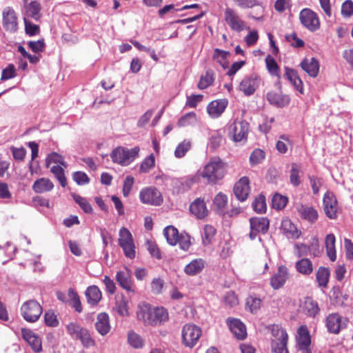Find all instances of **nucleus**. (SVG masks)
Listing matches in <instances>:
<instances>
[{
    "mask_svg": "<svg viewBox=\"0 0 353 353\" xmlns=\"http://www.w3.org/2000/svg\"><path fill=\"white\" fill-rule=\"evenodd\" d=\"M17 71L13 64H9L2 70L1 80L6 81L15 77Z\"/></svg>",
    "mask_w": 353,
    "mask_h": 353,
    "instance_id": "nucleus-62",
    "label": "nucleus"
},
{
    "mask_svg": "<svg viewBox=\"0 0 353 353\" xmlns=\"http://www.w3.org/2000/svg\"><path fill=\"white\" fill-rule=\"evenodd\" d=\"M281 230L289 239H297L301 235V230L288 219H283L281 222Z\"/></svg>",
    "mask_w": 353,
    "mask_h": 353,
    "instance_id": "nucleus-26",
    "label": "nucleus"
},
{
    "mask_svg": "<svg viewBox=\"0 0 353 353\" xmlns=\"http://www.w3.org/2000/svg\"><path fill=\"white\" fill-rule=\"evenodd\" d=\"M267 99L272 105L277 108L285 107L290 102V98L288 95L273 91L269 92L267 94Z\"/></svg>",
    "mask_w": 353,
    "mask_h": 353,
    "instance_id": "nucleus-25",
    "label": "nucleus"
},
{
    "mask_svg": "<svg viewBox=\"0 0 353 353\" xmlns=\"http://www.w3.org/2000/svg\"><path fill=\"white\" fill-rule=\"evenodd\" d=\"M190 211L197 219H200L205 218L208 214L206 205L204 201L201 199H196L190 204Z\"/></svg>",
    "mask_w": 353,
    "mask_h": 353,
    "instance_id": "nucleus-28",
    "label": "nucleus"
},
{
    "mask_svg": "<svg viewBox=\"0 0 353 353\" xmlns=\"http://www.w3.org/2000/svg\"><path fill=\"white\" fill-rule=\"evenodd\" d=\"M225 19L230 28L236 32L244 29L245 23L242 21L234 10L227 8L225 10Z\"/></svg>",
    "mask_w": 353,
    "mask_h": 353,
    "instance_id": "nucleus-17",
    "label": "nucleus"
},
{
    "mask_svg": "<svg viewBox=\"0 0 353 353\" xmlns=\"http://www.w3.org/2000/svg\"><path fill=\"white\" fill-rule=\"evenodd\" d=\"M288 201L287 196L276 193L272 199V206L274 209L282 210L286 206Z\"/></svg>",
    "mask_w": 353,
    "mask_h": 353,
    "instance_id": "nucleus-51",
    "label": "nucleus"
},
{
    "mask_svg": "<svg viewBox=\"0 0 353 353\" xmlns=\"http://www.w3.org/2000/svg\"><path fill=\"white\" fill-rule=\"evenodd\" d=\"M227 163L219 157L210 158L200 172V176L210 184H216L225 176Z\"/></svg>",
    "mask_w": 353,
    "mask_h": 353,
    "instance_id": "nucleus-1",
    "label": "nucleus"
},
{
    "mask_svg": "<svg viewBox=\"0 0 353 353\" xmlns=\"http://www.w3.org/2000/svg\"><path fill=\"white\" fill-rule=\"evenodd\" d=\"M265 158V152L261 149H255L250 154V163L254 166L259 164Z\"/></svg>",
    "mask_w": 353,
    "mask_h": 353,
    "instance_id": "nucleus-59",
    "label": "nucleus"
},
{
    "mask_svg": "<svg viewBox=\"0 0 353 353\" xmlns=\"http://www.w3.org/2000/svg\"><path fill=\"white\" fill-rule=\"evenodd\" d=\"M72 197L74 201L79 205L85 213H91L92 212V208L86 199L76 194H73Z\"/></svg>",
    "mask_w": 353,
    "mask_h": 353,
    "instance_id": "nucleus-57",
    "label": "nucleus"
},
{
    "mask_svg": "<svg viewBox=\"0 0 353 353\" xmlns=\"http://www.w3.org/2000/svg\"><path fill=\"white\" fill-rule=\"evenodd\" d=\"M299 216L310 223H314L318 219L317 211L312 206L299 204L296 206Z\"/></svg>",
    "mask_w": 353,
    "mask_h": 353,
    "instance_id": "nucleus-24",
    "label": "nucleus"
},
{
    "mask_svg": "<svg viewBox=\"0 0 353 353\" xmlns=\"http://www.w3.org/2000/svg\"><path fill=\"white\" fill-rule=\"evenodd\" d=\"M139 198L143 203L158 206L163 201V196L161 192L155 187L143 188L139 193Z\"/></svg>",
    "mask_w": 353,
    "mask_h": 353,
    "instance_id": "nucleus-7",
    "label": "nucleus"
},
{
    "mask_svg": "<svg viewBox=\"0 0 353 353\" xmlns=\"http://www.w3.org/2000/svg\"><path fill=\"white\" fill-rule=\"evenodd\" d=\"M53 188V183L48 178H40L36 180L32 185V190L36 193L50 192Z\"/></svg>",
    "mask_w": 353,
    "mask_h": 353,
    "instance_id": "nucleus-35",
    "label": "nucleus"
},
{
    "mask_svg": "<svg viewBox=\"0 0 353 353\" xmlns=\"http://www.w3.org/2000/svg\"><path fill=\"white\" fill-rule=\"evenodd\" d=\"M128 342L134 348H141L144 345L142 337L134 331H130L128 334Z\"/></svg>",
    "mask_w": 353,
    "mask_h": 353,
    "instance_id": "nucleus-47",
    "label": "nucleus"
},
{
    "mask_svg": "<svg viewBox=\"0 0 353 353\" xmlns=\"http://www.w3.org/2000/svg\"><path fill=\"white\" fill-rule=\"evenodd\" d=\"M116 281L125 290L129 292H134V285L132 280V272L128 268H124L117 272Z\"/></svg>",
    "mask_w": 353,
    "mask_h": 353,
    "instance_id": "nucleus-15",
    "label": "nucleus"
},
{
    "mask_svg": "<svg viewBox=\"0 0 353 353\" xmlns=\"http://www.w3.org/2000/svg\"><path fill=\"white\" fill-rule=\"evenodd\" d=\"M261 300L259 298L250 296L246 299V305L252 313H255L261 307Z\"/></svg>",
    "mask_w": 353,
    "mask_h": 353,
    "instance_id": "nucleus-60",
    "label": "nucleus"
},
{
    "mask_svg": "<svg viewBox=\"0 0 353 353\" xmlns=\"http://www.w3.org/2000/svg\"><path fill=\"white\" fill-rule=\"evenodd\" d=\"M301 23L306 29L314 32L320 28V21L316 12L310 8H303L299 13Z\"/></svg>",
    "mask_w": 353,
    "mask_h": 353,
    "instance_id": "nucleus-5",
    "label": "nucleus"
},
{
    "mask_svg": "<svg viewBox=\"0 0 353 353\" xmlns=\"http://www.w3.org/2000/svg\"><path fill=\"white\" fill-rule=\"evenodd\" d=\"M284 77L289 80L294 87L301 93H303V81L299 77L297 72L288 67L285 68Z\"/></svg>",
    "mask_w": 353,
    "mask_h": 353,
    "instance_id": "nucleus-33",
    "label": "nucleus"
},
{
    "mask_svg": "<svg viewBox=\"0 0 353 353\" xmlns=\"http://www.w3.org/2000/svg\"><path fill=\"white\" fill-rule=\"evenodd\" d=\"M265 63L268 72L270 73V74L272 76H276L279 79H280L279 67L276 61L274 60V59L270 56H268L265 59Z\"/></svg>",
    "mask_w": 353,
    "mask_h": 353,
    "instance_id": "nucleus-53",
    "label": "nucleus"
},
{
    "mask_svg": "<svg viewBox=\"0 0 353 353\" xmlns=\"http://www.w3.org/2000/svg\"><path fill=\"white\" fill-rule=\"evenodd\" d=\"M2 26L8 32L14 33L19 28L18 17L14 9L6 7L2 11Z\"/></svg>",
    "mask_w": 353,
    "mask_h": 353,
    "instance_id": "nucleus-8",
    "label": "nucleus"
},
{
    "mask_svg": "<svg viewBox=\"0 0 353 353\" xmlns=\"http://www.w3.org/2000/svg\"><path fill=\"white\" fill-rule=\"evenodd\" d=\"M152 307L145 303H143L139 305L137 311V316L139 321L143 322L145 325H151V322L154 319H152Z\"/></svg>",
    "mask_w": 353,
    "mask_h": 353,
    "instance_id": "nucleus-21",
    "label": "nucleus"
},
{
    "mask_svg": "<svg viewBox=\"0 0 353 353\" xmlns=\"http://www.w3.org/2000/svg\"><path fill=\"white\" fill-rule=\"evenodd\" d=\"M95 328L101 336H105L110 332L111 327L107 313L101 312L97 315Z\"/></svg>",
    "mask_w": 353,
    "mask_h": 353,
    "instance_id": "nucleus-27",
    "label": "nucleus"
},
{
    "mask_svg": "<svg viewBox=\"0 0 353 353\" xmlns=\"http://www.w3.org/2000/svg\"><path fill=\"white\" fill-rule=\"evenodd\" d=\"M23 339L31 346L35 352L42 350L41 340L34 333L28 329H21Z\"/></svg>",
    "mask_w": 353,
    "mask_h": 353,
    "instance_id": "nucleus-22",
    "label": "nucleus"
},
{
    "mask_svg": "<svg viewBox=\"0 0 353 353\" xmlns=\"http://www.w3.org/2000/svg\"><path fill=\"white\" fill-rule=\"evenodd\" d=\"M52 163H59L64 168L67 167L64 158L59 154L54 152L50 153L46 159V165L47 168H50V164Z\"/></svg>",
    "mask_w": 353,
    "mask_h": 353,
    "instance_id": "nucleus-49",
    "label": "nucleus"
},
{
    "mask_svg": "<svg viewBox=\"0 0 353 353\" xmlns=\"http://www.w3.org/2000/svg\"><path fill=\"white\" fill-rule=\"evenodd\" d=\"M42 307L35 300L30 299L23 303L21 307V314L28 322L34 323L41 316Z\"/></svg>",
    "mask_w": 353,
    "mask_h": 353,
    "instance_id": "nucleus-3",
    "label": "nucleus"
},
{
    "mask_svg": "<svg viewBox=\"0 0 353 353\" xmlns=\"http://www.w3.org/2000/svg\"><path fill=\"white\" fill-rule=\"evenodd\" d=\"M303 172L301 170V165L296 163H292L290 172V181L292 185L297 187L301 183V177Z\"/></svg>",
    "mask_w": 353,
    "mask_h": 353,
    "instance_id": "nucleus-37",
    "label": "nucleus"
},
{
    "mask_svg": "<svg viewBox=\"0 0 353 353\" xmlns=\"http://www.w3.org/2000/svg\"><path fill=\"white\" fill-rule=\"evenodd\" d=\"M205 265V262L202 259H196L190 261L184 268V272L189 276H194L203 270Z\"/></svg>",
    "mask_w": 353,
    "mask_h": 353,
    "instance_id": "nucleus-32",
    "label": "nucleus"
},
{
    "mask_svg": "<svg viewBox=\"0 0 353 353\" xmlns=\"http://www.w3.org/2000/svg\"><path fill=\"white\" fill-rule=\"evenodd\" d=\"M201 329L194 324H185L182 329L183 343L188 347H193L201 336Z\"/></svg>",
    "mask_w": 353,
    "mask_h": 353,
    "instance_id": "nucleus-4",
    "label": "nucleus"
},
{
    "mask_svg": "<svg viewBox=\"0 0 353 353\" xmlns=\"http://www.w3.org/2000/svg\"><path fill=\"white\" fill-rule=\"evenodd\" d=\"M214 205L220 211H223L227 205L228 198L225 194L219 192L214 199Z\"/></svg>",
    "mask_w": 353,
    "mask_h": 353,
    "instance_id": "nucleus-61",
    "label": "nucleus"
},
{
    "mask_svg": "<svg viewBox=\"0 0 353 353\" xmlns=\"http://www.w3.org/2000/svg\"><path fill=\"white\" fill-rule=\"evenodd\" d=\"M151 326L161 325L168 321L169 315L167 310L163 307H152Z\"/></svg>",
    "mask_w": 353,
    "mask_h": 353,
    "instance_id": "nucleus-29",
    "label": "nucleus"
},
{
    "mask_svg": "<svg viewBox=\"0 0 353 353\" xmlns=\"http://www.w3.org/2000/svg\"><path fill=\"white\" fill-rule=\"evenodd\" d=\"M253 210L257 213H264L266 210L265 198L263 195H259L252 202Z\"/></svg>",
    "mask_w": 353,
    "mask_h": 353,
    "instance_id": "nucleus-54",
    "label": "nucleus"
},
{
    "mask_svg": "<svg viewBox=\"0 0 353 353\" xmlns=\"http://www.w3.org/2000/svg\"><path fill=\"white\" fill-rule=\"evenodd\" d=\"M296 270L301 274L309 275L313 271L312 261L307 258L299 260L295 264Z\"/></svg>",
    "mask_w": 353,
    "mask_h": 353,
    "instance_id": "nucleus-39",
    "label": "nucleus"
},
{
    "mask_svg": "<svg viewBox=\"0 0 353 353\" xmlns=\"http://www.w3.org/2000/svg\"><path fill=\"white\" fill-rule=\"evenodd\" d=\"M197 122L196 115L194 112H189L185 114L178 121L179 127H186L188 125H194Z\"/></svg>",
    "mask_w": 353,
    "mask_h": 353,
    "instance_id": "nucleus-50",
    "label": "nucleus"
},
{
    "mask_svg": "<svg viewBox=\"0 0 353 353\" xmlns=\"http://www.w3.org/2000/svg\"><path fill=\"white\" fill-rule=\"evenodd\" d=\"M300 67L311 77H316L319 72V63L314 57L304 59L300 63Z\"/></svg>",
    "mask_w": 353,
    "mask_h": 353,
    "instance_id": "nucleus-23",
    "label": "nucleus"
},
{
    "mask_svg": "<svg viewBox=\"0 0 353 353\" xmlns=\"http://www.w3.org/2000/svg\"><path fill=\"white\" fill-rule=\"evenodd\" d=\"M319 241L316 239H314L313 242L310 246L304 243H296L294 245L295 254L298 257H301L307 255L309 252L312 253L314 256H318L320 253L319 250Z\"/></svg>",
    "mask_w": 353,
    "mask_h": 353,
    "instance_id": "nucleus-19",
    "label": "nucleus"
},
{
    "mask_svg": "<svg viewBox=\"0 0 353 353\" xmlns=\"http://www.w3.org/2000/svg\"><path fill=\"white\" fill-rule=\"evenodd\" d=\"M214 81V72L212 69H208L205 75L201 77L198 83L200 90H204L210 86Z\"/></svg>",
    "mask_w": 353,
    "mask_h": 353,
    "instance_id": "nucleus-40",
    "label": "nucleus"
},
{
    "mask_svg": "<svg viewBox=\"0 0 353 353\" xmlns=\"http://www.w3.org/2000/svg\"><path fill=\"white\" fill-rule=\"evenodd\" d=\"M233 191L235 196L239 201H245L250 192L249 179L246 176L241 177L235 183Z\"/></svg>",
    "mask_w": 353,
    "mask_h": 353,
    "instance_id": "nucleus-16",
    "label": "nucleus"
},
{
    "mask_svg": "<svg viewBox=\"0 0 353 353\" xmlns=\"http://www.w3.org/2000/svg\"><path fill=\"white\" fill-rule=\"evenodd\" d=\"M296 341L299 350L305 353L310 352L309 347L311 344V336L305 325H301L296 332Z\"/></svg>",
    "mask_w": 353,
    "mask_h": 353,
    "instance_id": "nucleus-14",
    "label": "nucleus"
},
{
    "mask_svg": "<svg viewBox=\"0 0 353 353\" xmlns=\"http://www.w3.org/2000/svg\"><path fill=\"white\" fill-rule=\"evenodd\" d=\"M323 208L326 216L334 219L337 216L338 203L334 194L331 192H327L323 196Z\"/></svg>",
    "mask_w": 353,
    "mask_h": 353,
    "instance_id": "nucleus-13",
    "label": "nucleus"
},
{
    "mask_svg": "<svg viewBox=\"0 0 353 353\" xmlns=\"http://www.w3.org/2000/svg\"><path fill=\"white\" fill-rule=\"evenodd\" d=\"M341 14L345 17H350L353 14V2L346 0L341 6Z\"/></svg>",
    "mask_w": 353,
    "mask_h": 353,
    "instance_id": "nucleus-64",
    "label": "nucleus"
},
{
    "mask_svg": "<svg viewBox=\"0 0 353 353\" xmlns=\"http://www.w3.org/2000/svg\"><path fill=\"white\" fill-rule=\"evenodd\" d=\"M316 281L321 287H326L328 283L330 271L327 268L320 267L316 272Z\"/></svg>",
    "mask_w": 353,
    "mask_h": 353,
    "instance_id": "nucleus-46",
    "label": "nucleus"
},
{
    "mask_svg": "<svg viewBox=\"0 0 353 353\" xmlns=\"http://www.w3.org/2000/svg\"><path fill=\"white\" fill-rule=\"evenodd\" d=\"M335 242L336 238L333 234H329L326 236L325 240L326 252L332 261H334L336 259Z\"/></svg>",
    "mask_w": 353,
    "mask_h": 353,
    "instance_id": "nucleus-38",
    "label": "nucleus"
},
{
    "mask_svg": "<svg viewBox=\"0 0 353 353\" xmlns=\"http://www.w3.org/2000/svg\"><path fill=\"white\" fill-rule=\"evenodd\" d=\"M249 123L243 120H235L229 127L230 134L235 142L247 140Z\"/></svg>",
    "mask_w": 353,
    "mask_h": 353,
    "instance_id": "nucleus-9",
    "label": "nucleus"
},
{
    "mask_svg": "<svg viewBox=\"0 0 353 353\" xmlns=\"http://www.w3.org/2000/svg\"><path fill=\"white\" fill-rule=\"evenodd\" d=\"M347 319L337 313H332L326 318V327L330 333L339 334L347 325Z\"/></svg>",
    "mask_w": 353,
    "mask_h": 353,
    "instance_id": "nucleus-12",
    "label": "nucleus"
},
{
    "mask_svg": "<svg viewBox=\"0 0 353 353\" xmlns=\"http://www.w3.org/2000/svg\"><path fill=\"white\" fill-rule=\"evenodd\" d=\"M261 78L255 74L245 77L241 81L239 89L245 96L252 95L261 84Z\"/></svg>",
    "mask_w": 353,
    "mask_h": 353,
    "instance_id": "nucleus-10",
    "label": "nucleus"
},
{
    "mask_svg": "<svg viewBox=\"0 0 353 353\" xmlns=\"http://www.w3.org/2000/svg\"><path fill=\"white\" fill-rule=\"evenodd\" d=\"M81 334L77 339H79L85 347H92L95 345L94 340L91 337L89 331L84 328V330L80 333Z\"/></svg>",
    "mask_w": 353,
    "mask_h": 353,
    "instance_id": "nucleus-55",
    "label": "nucleus"
},
{
    "mask_svg": "<svg viewBox=\"0 0 353 353\" xmlns=\"http://www.w3.org/2000/svg\"><path fill=\"white\" fill-rule=\"evenodd\" d=\"M50 172L54 174L63 188H65L67 185V179L65 176V171L62 167L60 165H53L50 168Z\"/></svg>",
    "mask_w": 353,
    "mask_h": 353,
    "instance_id": "nucleus-45",
    "label": "nucleus"
},
{
    "mask_svg": "<svg viewBox=\"0 0 353 353\" xmlns=\"http://www.w3.org/2000/svg\"><path fill=\"white\" fill-rule=\"evenodd\" d=\"M134 242L132 234L125 228L123 227L119 230V244L122 246Z\"/></svg>",
    "mask_w": 353,
    "mask_h": 353,
    "instance_id": "nucleus-56",
    "label": "nucleus"
},
{
    "mask_svg": "<svg viewBox=\"0 0 353 353\" xmlns=\"http://www.w3.org/2000/svg\"><path fill=\"white\" fill-rule=\"evenodd\" d=\"M85 296L88 303L91 305H95L101 299V292L97 286L92 285L87 288Z\"/></svg>",
    "mask_w": 353,
    "mask_h": 353,
    "instance_id": "nucleus-36",
    "label": "nucleus"
},
{
    "mask_svg": "<svg viewBox=\"0 0 353 353\" xmlns=\"http://www.w3.org/2000/svg\"><path fill=\"white\" fill-rule=\"evenodd\" d=\"M230 53L228 51L223 50L219 48H215L213 50V54L212 55V59L219 64L223 69L225 70L229 68L230 62L228 60V57Z\"/></svg>",
    "mask_w": 353,
    "mask_h": 353,
    "instance_id": "nucleus-30",
    "label": "nucleus"
},
{
    "mask_svg": "<svg viewBox=\"0 0 353 353\" xmlns=\"http://www.w3.org/2000/svg\"><path fill=\"white\" fill-rule=\"evenodd\" d=\"M139 150L137 146L131 149L119 146L112 150L110 157L114 163L127 166L138 156Z\"/></svg>",
    "mask_w": 353,
    "mask_h": 353,
    "instance_id": "nucleus-2",
    "label": "nucleus"
},
{
    "mask_svg": "<svg viewBox=\"0 0 353 353\" xmlns=\"http://www.w3.org/2000/svg\"><path fill=\"white\" fill-rule=\"evenodd\" d=\"M72 179L79 185H83L90 182L88 176L81 171L74 172L72 174Z\"/></svg>",
    "mask_w": 353,
    "mask_h": 353,
    "instance_id": "nucleus-63",
    "label": "nucleus"
},
{
    "mask_svg": "<svg viewBox=\"0 0 353 353\" xmlns=\"http://www.w3.org/2000/svg\"><path fill=\"white\" fill-rule=\"evenodd\" d=\"M128 303V300L123 296L117 299L114 309L120 316H126L129 315Z\"/></svg>",
    "mask_w": 353,
    "mask_h": 353,
    "instance_id": "nucleus-41",
    "label": "nucleus"
},
{
    "mask_svg": "<svg viewBox=\"0 0 353 353\" xmlns=\"http://www.w3.org/2000/svg\"><path fill=\"white\" fill-rule=\"evenodd\" d=\"M227 323L233 335L239 340L244 339L247 336L246 327L244 323L236 319H227Z\"/></svg>",
    "mask_w": 353,
    "mask_h": 353,
    "instance_id": "nucleus-20",
    "label": "nucleus"
},
{
    "mask_svg": "<svg viewBox=\"0 0 353 353\" xmlns=\"http://www.w3.org/2000/svg\"><path fill=\"white\" fill-rule=\"evenodd\" d=\"M84 327H81L79 324L75 323H70L66 326L68 334L73 339H77Z\"/></svg>",
    "mask_w": 353,
    "mask_h": 353,
    "instance_id": "nucleus-58",
    "label": "nucleus"
},
{
    "mask_svg": "<svg viewBox=\"0 0 353 353\" xmlns=\"http://www.w3.org/2000/svg\"><path fill=\"white\" fill-rule=\"evenodd\" d=\"M155 159L153 154H150L141 163L139 172L141 173H147L154 167Z\"/></svg>",
    "mask_w": 353,
    "mask_h": 353,
    "instance_id": "nucleus-52",
    "label": "nucleus"
},
{
    "mask_svg": "<svg viewBox=\"0 0 353 353\" xmlns=\"http://www.w3.org/2000/svg\"><path fill=\"white\" fill-rule=\"evenodd\" d=\"M41 7L40 3L37 1H32L27 6V14L28 17H30L37 21L41 17Z\"/></svg>",
    "mask_w": 353,
    "mask_h": 353,
    "instance_id": "nucleus-44",
    "label": "nucleus"
},
{
    "mask_svg": "<svg viewBox=\"0 0 353 353\" xmlns=\"http://www.w3.org/2000/svg\"><path fill=\"white\" fill-rule=\"evenodd\" d=\"M300 307L305 314L312 317H314L319 311L317 303L309 297L305 299Z\"/></svg>",
    "mask_w": 353,
    "mask_h": 353,
    "instance_id": "nucleus-34",
    "label": "nucleus"
},
{
    "mask_svg": "<svg viewBox=\"0 0 353 353\" xmlns=\"http://www.w3.org/2000/svg\"><path fill=\"white\" fill-rule=\"evenodd\" d=\"M228 103V100L225 99L212 101L207 107L209 116L213 119L219 117L225 111Z\"/></svg>",
    "mask_w": 353,
    "mask_h": 353,
    "instance_id": "nucleus-18",
    "label": "nucleus"
},
{
    "mask_svg": "<svg viewBox=\"0 0 353 353\" xmlns=\"http://www.w3.org/2000/svg\"><path fill=\"white\" fill-rule=\"evenodd\" d=\"M163 234L168 243L171 245H175L179 240L178 230L172 225L167 226L164 230Z\"/></svg>",
    "mask_w": 353,
    "mask_h": 353,
    "instance_id": "nucleus-43",
    "label": "nucleus"
},
{
    "mask_svg": "<svg viewBox=\"0 0 353 353\" xmlns=\"http://www.w3.org/2000/svg\"><path fill=\"white\" fill-rule=\"evenodd\" d=\"M192 146V143L190 140H183L176 148L174 151L175 157L180 159L183 157L185 154L190 150Z\"/></svg>",
    "mask_w": 353,
    "mask_h": 353,
    "instance_id": "nucleus-48",
    "label": "nucleus"
},
{
    "mask_svg": "<svg viewBox=\"0 0 353 353\" xmlns=\"http://www.w3.org/2000/svg\"><path fill=\"white\" fill-rule=\"evenodd\" d=\"M216 232V229L211 225H205L203 227L202 233V243L203 245L207 246L212 243Z\"/></svg>",
    "mask_w": 353,
    "mask_h": 353,
    "instance_id": "nucleus-42",
    "label": "nucleus"
},
{
    "mask_svg": "<svg viewBox=\"0 0 353 353\" xmlns=\"http://www.w3.org/2000/svg\"><path fill=\"white\" fill-rule=\"evenodd\" d=\"M250 238L252 240L256 239L259 233L265 234L269 228V220L265 217H253L250 219Z\"/></svg>",
    "mask_w": 353,
    "mask_h": 353,
    "instance_id": "nucleus-11",
    "label": "nucleus"
},
{
    "mask_svg": "<svg viewBox=\"0 0 353 353\" xmlns=\"http://www.w3.org/2000/svg\"><path fill=\"white\" fill-rule=\"evenodd\" d=\"M272 334L275 337L272 341V349L274 353H288L287 343L288 336L283 328H274Z\"/></svg>",
    "mask_w": 353,
    "mask_h": 353,
    "instance_id": "nucleus-6",
    "label": "nucleus"
},
{
    "mask_svg": "<svg viewBox=\"0 0 353 353\" xmlns=\"http://www.w3.org/2000/svg\"><path fill=\"white\" fill-rule=\"evenodd\" d=\"M288 279V270L284 266L279 268L278 272L272 277L270 283L272 287L277 290L282 287Z\"/></svg>",
    "mask_w": 353,
    "mask_h": 353,
    "instance_id": "nucleus-31",
    "label": "nucleus"
}]
</instances>
